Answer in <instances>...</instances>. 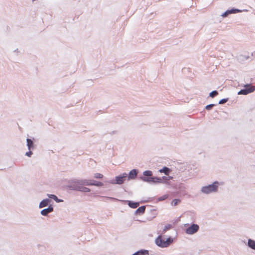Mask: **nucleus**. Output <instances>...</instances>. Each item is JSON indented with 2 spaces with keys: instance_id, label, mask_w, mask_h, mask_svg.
<instances>
[{
  "instance_id": "nucleus-1",
  "label": "nucleus",
  "mask_w": 255,
  "mask_h": 255,
  "mask_svg": "<svg viewBox=\"0 0 255 255\" xmlns=\"http://www.w3.org/2000/svg\"><path fill=\"white\" fill-rule=\"evenodd\" d=\"M172 239L170 238L164 240L162 239V237L160 236L156 238L155 243L158 246L161 248H166L172 243Z\"/></svg>"
},
{
  "instance_id": "nucleus-2",
  "label": "nucleus",
  "mask_w": 255,
  "mask_h": 255,
  "mask_svg": "<svg viewBox=\"0 0 255 255\" xmlns=\"http://www.w3.org/2000/svg\"><path fill=\"white\" fill-rule=\"evenodd\" d=\"M218 182H214L213 184L202 187L201 191L205 194H209L216 192L218 190Z\"/></svg>"
},
{
  "instance_id": "nucleus-3",
  "label": "nucleus",
  "mask_w": 255,
  "mask_h": 255,
  "mask_svg": "<svg viewBox=\"0 0 255 255\" xmlns=\"http://www.w3.org/2000/svg\"><path fill=\"white\" fill-rule=\"evenodd\" d=\"M245 87H246V89L241 90L239 92L238 94L247 95L249 93L254 92L255 90V86H252L250 85H246Z\"/></svg>"
},
{
  "instance_id": "nucleus-4",
  "label": "nucleus",
  "mask_w": 255,
  "mask_h": 255,
  "mask_svg": "<svg viewBox=\"0 0 255 255\" xmlns=\"http://www.w3.org/2000/svg\"><path fill=\"white\" fill-rule=\"evenodd\" d=\"M199 226L196 224H193L186 230L187 234L192 235L196 233L199 230Z\"/></svg>"
},
{
  "instance_id": "nucleus-5",
  "label": "nucleus",
  "mask_w": 255,
  "mask_h": 255,
  "mask_svg": "<svg viewBox=\"0 0 255 255\" xmlns=\"http://www.w3.org/2000/svg\"><path fill=\"white\" fill-rule=\"evenodd\" d=\"M127 174L124 173L121 176L116 177V183L118 184H122L125 180V178L127 177Z\"/></svg>"
},
{
  "instance_id": "nucleus-6",
  "label": "nucleus",
  "mask_w": 255,
  "mask_h": 255,
  "mask_svg": "<svg viewBox=\"0 0 255 255\" xmlns=\"http://www.w3.org/2000/svg\"><path fill=\"white\" fill-rule=\"evenodd\" d=\"M84 184L86 185H95L96 186H102L103 185V183L99 181H86L84 182Z\"/></svg>"
},
{
  "instance_id": "nucleus-7",
  "label": "nucleus",
  "mask_w": 255,
  "mask_h": 255,
  "mask_svg": "<svg viewBox=\"0 0 255 255\" xmlns=\"http://www.w3.org/2000/svg\"><path fill=\"white\" fill-rule=\"evenodd\" d=\"M53 208L52 207H49L47 209H43L41 211V214L43 216H46L48 213L52 212Z\"/></svg>"
},
{
  "instance_id": "nucleus-8",
  "label": "nucleus",
  "mask_w": 255,
  "mask_h": 255,
  "mask_svg": "<svg viewBox=\"0 0 255 255\" xmlns=\"http://www.w3.org/2000/svg\"><path fill=\"white\" fill-rule=\"evenodd\" d=\"M137 174V171L135 169L131 170L128 174V178L129 179H134Z\"/></svg>"
},
{
  "instance_id": "nucleus-9",
  "label": "nucleus",
  "mask_w": 255,
  "mask_h": 255,
  "mask_svg": "<svg viewBox=\"0 0 255 255\" xmlns=\"http://www.w3.org/2000/svg\"><path fill=\"white\" fill-rule=\"evenodd\" d=\"M128 206L133 209L136 208L139 205V203L138 202H133L130 201H128Z\"/></svg>"
},
{
  "instance_id": "nucleus-10",
  "label": "nucleus",
  "mask_w": 255,
  "mask_h": 255,
  "mask_svg": "<svg viewBox=\"0 0 255 255\" xmlns=\"http://www.w3.org/2000/svg\"><path fill=\"white\" fill-rule=\"evenodd\" d=\"M149 255L148 251L143 250H140L139 251L136 252L132 255Z\"/></svg>"
},
{
  "instance_id": "nucleus-11",
  "label": "nucleus",
  "mask_w": 255,
  "mask_h": 255,
  "mask_svg": "<svg viewBox=\"0 0 255 255\" xmlns=\"http://www.w3.org/2000/svg\"><path fill=\"white\" fill-rule=\"evenodd\" d=\"M166 178H167L166 177H163L162 178L154 177H153V181H152V182H153V183H162V180L164 179H166Z\"/></svg>"
},
{
  "instance_id": "nucleus-12",
  "label": "nucleus",
  "mask_w": 255,
  "mask_h": 255,
  "mask_svg": "<svg viewBox=\"0 0 255 255\" xmlns=\"http://www.w3.org/2000/svg\"><path fill=\"white\" fill-rule=\"evenodd\" d=\"M49 201L48 199H45V200H42L40 203L39 207L40 208H43V207H44L47 206L49 203Z\"/></svg>"
},
{
  "instance_id": "nucleus-13",
  "label": "nucleus",
  "mask_w": 255,
  "mask_h": 255,
  "mask_svg": "<svg viewBox=\"0 0 255 255\" xmlns=\"http://www.w3.org/2000/svg\"><path fill=\"white\" fill-rule=\"evenodd\" d=\"M145 210V207L144 206L139 207L136 211V214H143Z\"/></svg>"
},
{
  "instance_id": "nucleus-14",
  "label": "nucleus",
  "mask_w": 255,
  "mask_h": 255,
  "mask_svg": "<svg viewBox=\"0 0 255 255\" xmlns=\"http://www.w3.org/2000/svg\"><path fill=\"white\" fill-rule=\"evenodd\" d=\"M248 246L252 249L255 250V241L251 239L248 241Z\"/></svg>"
},
{
  "instance_id": "nucleus-15",
  "label": "nucleus",
  "mask_w": 255,
  "mask_h": 255,
  "mask_svg": "<svg viewBox=\"0 0 255 255\" xmlns=\"http://www.w3.org/2000/svg\"><path fill=\"white\" fill-rule=\"evenodd\" d=\"M169 171L170 169L167 167H164L162 169L159 170L160 172L164 173L166 175H168L169 174Z\"/></svg>"
},
{
  "instance_id": "nucleus-16",
  "label": "nucleus",
  "mask_w": 255,
  "mask_h": 255,
  "mask_svg": "<svg viewBox=\"0 0 255 255\" xmlns=\"http://www.w3.org/2000/svg\"><path fill=\"white\" fill-rule=\"evenodd\" d=\"M27 145L29 150H30L31 148L33 147V141L30 139H27Z\"/></svg>"
},
{
  "instance_id": "nucleus-17",
  "label": "nucleus",
  "mask_w": 255,
  "mask_h": 255,
  "mask_svg": "<svg viewBox=\"0 0 255 255\" xmlns=\"http://www.w3.org/2000/svg\"><path fill=\"white\" fill-rule=\"evenodd\" d=\"M141 179L143 181H144L145 182H149V183L152 182V181H153V177H141Z\"/></svg>"
},
{
  "instance_id": "nucleus-18",
  "label": "nucleus",
  "mask_w": 255,
  "mask_h": 255,
  "mask_svg": "<svg viewBox=\"0 0 255 255\" xmlns=\"http://www.w3.org/2000/svg\"><path fill=\"white\" fill-rule=\"evenodd\" d=\"M77 190L79 191H81L84 192H90V190L88 188L85 187H80L77 188H76Z\"/></svg>"
},
{
  "instance_id": "nucleus-19",
  "label": "nucleus",
  "mask_w": 255,
  "mask_h": 255,
  "mask_svg": "<svg viewBox=\"0 0 255 255\" xmlns=\"http://www.w3.org/2000/svg\"><path fill=\"white\" fill-rule=\"evenodd\" d=\"M48 197L51 199H53V200H54L55 201H56L57 202H60L61 201V200H60L58 199V198L56 196H55V195H53V194H49L48 195Z\"/></svg>"
},
{
  "instance_id": "nucleus-20",
  "label": "nucleus",
  "mask_w": 255,
  "mask_h": 255,
  "mask_svg": "<svg viewBox=\"0 0 255 255\" xmlns=\"http://www.w3.org/2000/svg\"><path fill=\"white\" fill-rule=\"evenodd\" d=\"M143 175L145 176L151 177L152 175V173L151 171L147 170L143 172Z\"/></svg>"
},
{
  "instance_id": "nucleus-21",
  "label": "nucleus",
  "mask_w": 255,
  "mask_h": 255,
  "mask_svg": "<svg viewBox=\"0 0 255 255\" xmlns=\"http://www.w3.org/2000/svg\"><path fill=\"white\" fill-rule=\"evenodd\" d=\"M218 94V92L217 91H213L210 93V96L212 98H214Z\"/></svg>"
},
{
  "instance_id": "nucleus-22",
  "label": "nucleus",
  "mask_w": 255,
  "mask_h": 255,
  "mask_svg": "<svg viewBox=\"0 0 255 255\" xmlns=\"http://www.w3.org/2000/svg\"><path fill=\"white\" fill-rule=\"evenodd\" d=\"M229 11H230V13L231 14L241 12V10L238 9H233L232 10H229Z\"/></svg>"
},
{
  "instance_id": "nucleus-23",
  "label": "nucleus",
  "mask_w": 255,
  "mask_h": 255,
  "mask_svg": "<svg viewBox=\"0 0 255 255\" xmlns=\"http://www.w3.org/2000/svg\"><path fill=\"white\" fill-rule=\"evenodd\" d=\"M180 202V200L179 199H174L173 200L172 202V205L173 206L177 205L179 202Z\"/></svg>"
},
{
  "instance_id": "nucleus-24",
  "label": "nucleus",
  "mask_w": 255,
  "mask_h": 255,
  "mask_svg": "<svg viewBox=\"0 0 255 255\" xmlns=\"http://www.w3.org/2000/svg\"><path fill=\"white\" fill-rule=\"evenodd\" d=\"M94 177L96 178H102L103 177V175L101 173H96L95 174Z\"/></svg>"
},
{
  "instance_id": "nucleus-25",
  "label": "nucleus",
  "mask_w": 255,
  "mask_h": 255,
  "mask_svg": "<svg viewBox=\"0 0 255 255\" xmlns=\"http://www.w3.org/2000/svg\"><path fill=\"white\" fill-rule=\"evenodd\" d=\"M215 106V105L214 104H210V105H207L206 107V109L207 110H211L212 107H213L214 106Z\"/></svg>"
},
{
  "instance_id": "nucleus-26",
  "label": "nucleus",
  "mask_w": 255,
  "mask_h": 255,
  "mask_svg": "<svg viewBox=\"0 0 255 255\" xmlns=\"http://www.w3.org/2000/svg\"><path fill=\"white\" fill-rule=\"evenodd\" d=\"M227 101H228L227 99H223L219 101V104H223L226 103Z\"/></svg>"
},
{
  "instance_id": "nucleus-27",
  "label": "nucleus",
  "mask_w": 255,
  "mask_h": 255,
  "mask_svg": "<svg viewBox=\"0 0 255 255\" xmlns=\"http://www.w3.org/2000/svg\"><path fill=\"white\" fill-rule=\"evenodd\" d=\"M230 13V11H229V10H227L226 12H225L223 14L222 16L223 17H226L227 15H228Z\"/></svg>"
},
{
  "instance_id": "nucleus-28",
  "label": "nucleus",
  "mask_w": 255,
  "mask_h": 255,
  "mask_svg": "<svg viewBox=\"0 0 255 255\" xmlns=\"http://www.w3.org/2000/svg\"><path fill=\"white\" fill-rule=\"evenodd\" d=\"M167 198H168V195H165L163 197H160L159 200L162 201V200H164L167 199Z\"/></svg>"
},
{
  "instance_id": "nucleus-29",
  "label": "nucleus",
  "mask_w": 255,
  "mask_h": 255,
  "mask_svg": "<svg viewBox=\"0 0 255 255\" xmlns=\"http://www.w3.org/2000/svg\"><path fill=\"white\" fill-rule=\"evenodd\" d=\"M32 152L31 151H29L28 152H26L25 155L28 157H30L32 155Z\"/></svg>"
},
{
  "instance_id": "nucleus-30",
  "label": "nucleus",
  "mask_w": 255,
  "mask_h": 255,
  "mask_svg": "<svg viewBox=\"0 0 255 255\" xmlns=\"http://www.w3.org/2000/svg\"><path fill=\"white\" fill-rule=\"evenodd\" d=\"M166 178H167L165 179L166 180L167 179V178L168 180L172 179L173 178V177L172 176H169L168 177H166Z\"/></svg>"
},
{
  "instance_id": "nucleus-31",
  "label": "nucleus",
  "mask_w": 255,
  "mask_h": 255,
  "mask_svg": "<svg viewBox=\"0 0 255 255\" xmlns=\"http://www.w3.org/2000/svg\"><path fill=\"white\" fill-rule=\"evenodd\" d=\"M170 227H171V226H170V225H168V227H166V229H168L170 228Z\"/></svg>"
}]
</instances>
